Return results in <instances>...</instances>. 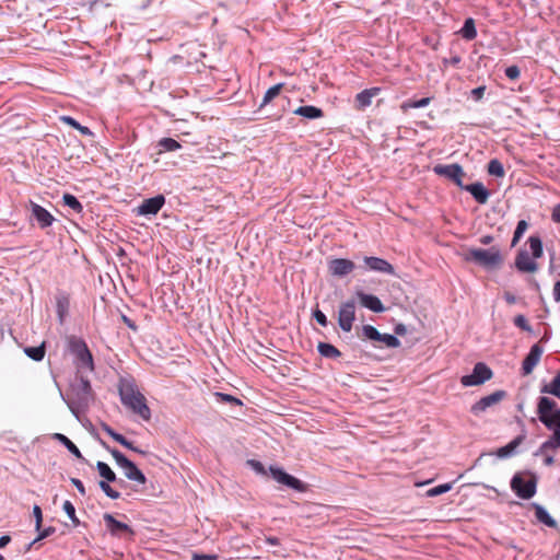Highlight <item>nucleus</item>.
I'll return each mask as SVG.
<instances>
[{"instance_id": "f03ea898", "label": "nucleus", "mask_w": 560, "mask_h": 560, "mask_svg": "<svg viewBox=\"0 0 560 560\" xmlns=\"http://www.w3.org/2000/svg\"><path fill=\"white\" fill-rule=\"evenodd\" d=\"M118 392L122 405L140 416L143 420L149 421L151 419V410L147 405V399L140 393L133 380L120 378Z\"/></svg>"}, {"instance_id": "f704fd0d", "label": "nucleus", "mask_w": 560, "mask_h": 560, "mask_svg": "<svg viewBox=\"0 0 560 560\" xmlns=\"http://www.w3.org/2000/svg\"><path fill=\"white\" fill-rule=\"evenodd\" d=\"M540 392L560 398V380L555 376L549 384H546L541 387Z\"/></svg>"}, {"instance_id": "13d9d810", "label": "nucleus", "mask_w": 560, "mask_h": 560, "mask_svg": "<svg viewBox=\"0 0 560 560\" xmlns=\"http://www.w3.org/2000/svg\"><path fill=\"white\" fill-rule=\"evenodd\" d=\"M11 541V537L9 535H3L0 537V548H4Z\"/></svg>"}, {"instance_id": "a878e982", "label": "nucleus", "mask_w": 560, "mask_h": 560, "mask_svg": "<svg viewBox=\"0 0 560 560\" xmlns=\"http://www.w3.org/2000/svg\"><path fill=\"white\" fill-rule=\"evenodd\" d=\"M460 35L463 36V38L467 39V40H472L476 38L477 36V31H476V26H475V21L474 19L471 18H468L465 23H464V26L462 27V30L459 31Z\"/></svg>"}, {"instance_id": "39448f33", "label": "nucleus", "mask_w": 560, "mask_h": 560, "mask_svg": "<svg viewBox=\"0 0 560 560\" xmlns=\"http://www.w3.org/2000/svg\"><path fill=\"white\" fill-rule=\"evenodd\" d=\"M467 259L487 268L499 266L502 262L500 249L495 246L489 249L471 248L468 252Z\"/></svg>"}, {"instance_id": "79ce46f5", "label": "nucleus", "mask_w": 560, "mask_h": 560, "mask_svg": "<svg viewBox=\"0 0 560 560\" xmlns=\"http://www.w3.org/2000/svg\"><path fill=\"white\" fill-rule=\"evenodd\" d=\"M100 488L104 491V493L110 498V499H119L120 498V493L118 491H116L115 489H113L108 481H100Z\"/></svg>"}, {"instance_id": "0e129e2a", "label": "nucleus", "mask_w": 560, "mask_h": 560, "mask_svg": "<svg viewBox=\"0 0 560 560\" xmlns=\"http://www.w3.org/2000/svg\"><path fill=\"white\" fill-rule=\"evenodd\" d=\"M113 439L121 445L126 444V438L119 433H116Z\"/></svg>"}, {"instance_id": "dca6fc26", "label": "nucleus", "mask_w": 560, "mask_h": 560, "mask_svg": "<svg viewBox=\"0 0 560 560\" xmlns=\"http://www.w3.org/2000/svg\"><path fill=\"white\" fill-rule=\"evenodd\" d=\"M30 207L32 210V215L36 219L38 225L42 229L48 228L52 224L55 219L52 214L49 211H47L44 207L37 205L32 200L30 201Z\"/></svg>"}, {"instance_id": "338daca9", "label": "nucleus", "mask_w": 560, "mask_h": 560, "mask_svg": "<svg viewBox=\"0 0 560 560\" xmlns=\"http://www.w3.org/2000/svg\"><path fill=\"white\" fill-rule=\"evenodd\" d=\"M544 462H545V465H547V466H551V465L553 464V462H555V460H553V457H552V456H546V458H545V460H544Z\"/></svg>"}, {"instance_id": "412c9836", "label": "nucleus", "mask_w": 560, "mask_h": 560, "mask_svg": "<svg viewBox=\"0 0 560 560\" xmlns=\"http://www.w3.org/2000/svg\"><path fill=\"white\" fill-rule=\"evenodd\" d=\"M357 295H358L362 306H364L375 313L384 312L385 307H384L382 301L377 296L372 295V294H366L361 291H359L357 293Z\"/></svg>"}, {"instance_id": "7c9ffc66", "label": "nucleus", "mask_w": 560, "mask_h": 560, "mask_svg": "<svg viewBox=\"0 0 560 560\" xmlns=\"http://www.w3.org/2000/svg\"><path fill=\"white\" fill-rule=\"evenodd\" d=\"M430 102H431L430 97H423V98H421L419 101L407 100V101L401 103L400 109L404 113H407L410 108L424 107V106L429 105Z\"/></svg>"}, {"instance_id": "0eeeda50", "label": "nucleus", "mask_w": 560, "mask_h": 560, "mask_svg": "<svg viewBox=\"0 0 560 560\" xmlns=\"http://www.w3.org/2000/svg\"><path fill=\"white\" fill-rule=\"evenodd\" d=\"M492 375L491 369L487 364L479 362L475 364L471 374L462 376L460 383L465 387L478 386L489 381Z\"/></svg>"}, {"instance_id": "de8ad7c7", "label": "nucleus", "mask_w": 560, "mask_h": 560, "mask_svg": "<svg viewBox=\"0 0 560 560\" xmlns=\"http://www.w3.org/2000/svg\"><path fill=\"white\" fill-rule=\"evenodd\" d=\"M33 515L35 517V528L36 530H40L43 523V513L39 505H34Z\"/></svg>"}, {"instance_id": "f8f14e48", "label": "nucleus", "mask_w": 560, "mask_h": 560, "mask_svg": "<svg viewBox=\"0 0 560 560\" xmlns=\"http://www.w3.org/2000/svg\"><path fill=\"white\" fill-rule=\"evenodd\" d=\"M270 472H271V476L279 483L285 485L289 488L294 489L296 491H304L305 490V486H304V483L301 480H299L298 478L287 474L282 469L271 467L270 468Z\"/></svg>"}, {"instance_id": "e433bc0d", "label": "nucleus", "mask_w": 560, "mask_h": 560, "mask_svg": "<svg viewBox=\"0 0 560 560\" xmlns=\"http://www.w3.org/2000/svg\"><path fill=\"white\" fill-rule=\"evenodd\" d=\"M63 203L80 213L83 210L81 202L71 194H65L62 197Z\"/></svg>"}, {"instance_id": "5fc2aeb1", "label": "nucleus", "mask_w": 560, "mask_h": 560, "mask_svg": "<svg viewBox=\"0 0 560 560\" xmlns=\"http://www.w3.org/2000/svg\"><path fill=\"white\" fill-rule=\"evenodd\" d=\"M71 482L82 495L85 494V488L80 479L71 478Z\"/></svg>"}, {"instance_id": "473e14b6", "label": "nucleus", "mask_w": 560, "mask_h": 560, "mask_svg": "<svg viewBox=\"0 0 560 560\" xmlns=\"http://www.w3.org/2000/svg\"><path fill=\"white\" fill-rule=\"evenodd\" d=\"M61 121H63L65 124H67L68 126L77 129L80 131L81 135L83 136H92V131L85 127V126H82L80 125L73 117L71 116H62L61 118Z\"/></svg>"}, {"instance_id": "6ab92c4d", "label": "nucleus", "mask_w": 560, "mask_h": 560, "mask_svg": "<svg viewBox=\"0 0 560 560\" xmlns=\"http://www.w3.org/2000/svg\"><path fill=\"white\" fill-rule=\"evenodd\" d=\"M380 92L381 89L375 86L371 89H365L358 93L354 98L355 108L362 110L365 107L370 106L372 104V98L377 96Z\"/></svg>"}, {"instance_id": "5701e85b", "label": "nucleus", "mask_w": 560, "mask_h": 560, "mask_svg": "<svg viewBox=\"0 0 560 560\" xmlns=\"http://www.w3.org/2000/svg\"><path fill=\"white\" fill-rule=\"evenodd\" d=\"M293 114L304 117L306 119H318L324 116V112L320 108L313 105L300 106L293 110Z\"/></svg>"}, {"instance_id": "a19ab883", "label": "nucleus", "mask_w": 560, "mask_h": 560, "mask_svg": "<svg viewBox=\"0 0 560 560\" xmlns=\"http://www.w3.org/2000/svg\"><path fill=\"white\" fill-rule=\"evenodd\" d=\"M362 330H363L364 337H366L368 339H371L374 341H378L381 339L382 334L374 326L365 325V326H363Z\"/></svg>"}, {"instance_id": "6e6552de", "label": "nucleus", "mask_w": 560, "mask_h": 560, "mask_svg": "<svg viewBox=\"0 0 560 560\" xmlns=\"http://www.w3.org/2000/svg\"><path fill=\"white\" fill-rule=\"evenodd\" d=\"M511 488L518 498L528 500L536 493V479L534 477L524 479L517 474L511 480Z\"/></svg>"}, {"instance_id": "58836bf2", "label": "nucleus", "mask_w": 560, "mask_h": 560, "mask_svg": "<svg viewBox=\"0 0 560 560\" xmlns=\"http://www.w3.org/2000/svg\"><path fill=\"white\" fill-rule=\"evenodd\" d=\"M528 229V223L525 221V220H521L518 221L517 223V226L514 231V235H513V240H512V246H515L518 241L521 240V237L523 236V234L526 232V230Z\"/></svg>"}, {"instance_id": "72a5a7b5", "label": "nucleus", "mask_w": 560, "mask_h": 560, "mask_svg": "<svg viewBox=\"0 0 560 560\" xmlns=\"http://www.w3.org/2000/svg\"><path fill=\"white\" fill-rule=\"evenodd\" d=\"M529 247L534 258H540L542 256V242L539 236H530L528 238Z\"/></svg>"}, {"instance_id": "c756f323", "label": "nucleus", "mask_w": 560, "mask_h": 560, "mask_svg": "<svg viewBox=\"0 0 560 560\" xmlns=\"http://www.w3.org/2000/svg\"><path fill=\"white\" fill-rule=\"evenodd\" d=\"M282 89H283V83H278V84H275L273 86L269 88L264 95L260 107L266 106L273 98H276L281 93Z\"/></svg>"}, {"instance_id": "c85d7f7f", "label": "nucleus", "mask_w": 560, "mask_h": 560, "mask_svg": "<svg viewBox=\"0 0 560 560\" xmlns=\"http://www.w3.org/2000/svg\"><path fill=\"white\" fill-rule=\"evenodd\" d=\"M25 354L34 361H42L45 357V342L38 347H27L24 349Z\"/></svg>"}, {"instance_id": "9d476101", "label": "nucleus", "mask_w": 560, "mask_h": 560, "mask_svg": "<svg viewBox=\"0 0 560 560\" xmlns=\"http://www.w3.org/2000/svg\"><path fill=\"white\" fill-rule=\"evenodd\" d=\"M355 319V303L353 300L342 303L338 312V324L340 328L349 332Z\"/></svg>"}, {"instance_id": "b1692460", "label": "nucleus", "mask_w": 560, "mask_h": 560, "mask_svg": "<svg viewBox=\"0 0 560 560\" xmlns=\"http://www.w3.org/2000/svg\"><path fill=\"white\" fill-rule=\"evenodd\" d=\"M54 439L60 442L72 455L79 459H83V456L77 445L61 433H55Z\"/></svg>"}, {"instance_id": "3c124183", "label": "nucleus", "mask_w": 560, "mask_h": 560, "mask_svg": "<svg viewBox=\"0 0 560 560\" xmlns=\"http://www.w3.org/2000/svg\"><path fill=\"white\" fill-rule=\"evenodd\" d=\"M314 318L322 326H326L327 323H328L326 315L320 310H315L314 311Z\"/></svg>"}, {"instance_id": "bf43d9fd", "label": "nucleus", "mask_w": 560, "mask_h": 560, "mask_svg": "<svg viewBox=\"0 0 560 560\" xmlns=\"http://www.w3.org/2000/svg\"><path fill=\"white\" fill-rule=\"evenodd\" d=\"M479 241H480V243L482 245H488V244H490L493 241V236H491V235H483V236L480 237Z\"/></svg>"}, {"instance_id": "4468645a", "label": "nucleus", "mask_w": 560, "mask_h": 560, "mask_svg": "<svg viewBox=\"0 0 560 560\" xmlns=\"http://www.w3.org/2000/svg\"><path fill=\"white\" fill-rule=\"evenodd\" d=\"M542 352L544 350L538 343L532 346L529 353L525 357L522 364L523 375H529L533 372L539 363Z\"/></svg>"}, {"instance_id": "c03bdc74", "label": "nucleus", "mask_w": 560, "mask_h": 560, "mask_svg": "<svg viewBox=\"0 0 560 560\" xmlns=\"http://www.w3.org/2000/svg\"><path fill=\"white\" fill-rule=\"evenodd\" d=\"M38 532H39L38 536H37V537H36V538L31 542V544H28V545H27V547H26V551H30V550H31V548H32V547H33L37 541H39V540H42V539H44V538H47L48 536H50L51 534H54V533H55V528H54V527H47V528H45V529H43V530H38Z\"/></svg>"}, {"instance_id": "4be33fe9", "label": "nucleus", "mask_w": 560, "mask_h": 560, "mask_svg": "<svg viewBox=\"0 0 560 560\" xmlns=\"http://www.w3.org/2000/svg\"><path fill=\"white\" fill-rule=\"evenodd\" d=\"M104 521L107 529L112 535L118 536L125 532H130V528L127 524L117 521L112 514H104Z\"/></svg>"}, {"instance_id": "7ed1b4c3", "label": "nucleus", "mask_w": 560, "mask_h": 560, "mask_svg": "<svg viewBox=\"0 0 560 560\" xmlns=\"http://www.w3.org/2000/svg\"><path fill=\"white\" fill-rule=\"evenodd\" d=\"M67 396L68 406L72 411H74L75 408L88 407L93 400V390L90 381L83 376H77L71 383Z\"/></svg>"}, {"instance_id": "f257e3e1", "label": "nucleus", "mask_w": 560, "mask_h": 560, "mask_svg": "<svg viewBox=\"0 0 560 560\" xmlns=\"http://www.w3.org/2000/svg\"><path fill=\"white\" fill-rule=\"evenodd\" d=\"M537 415L540 422L552 431L539 451L546 453L560 448V409L557 408V402L548 397H540L537 404Z\"/></svg>"}, {"instance_id": "a18cd8bd", "label": "nucleus", "mask_w": 560, "mask_h": 560, "mask_svg": "<svg viewBox=\"0 0 560 560\" xmlns=\"http://www.w3.org/2000/svg\"><path fill=\"white\" fill-rule=\"evenodd\" d=\"M514 325L518 328H521L522 330H525V331H532V327L530 325L528 324V320L526 319V317L522 314L520 315H516L514 317Z\"/></svg>"}, {"instance_id": "2f4dec72", "label": "nucleus", "mask_w": 560, "mask_h": 560, "mask_svg": "<svg viewBox=\"0 0 560 560\" xmlns=\"http://www.w3.org/2000/svg\"><path fill=\"white\" fill-rule=\"evenodd\" d=\"M159 147L161 148L159 153L176 151L182 148L180 143L173 138H162L159 141Z\"/></svg>"}, {"instance_id": "393cba45", "label": "nucleus", "mask_w": 560, "mask_h": 560, "mask_svg": "<svg viewBox=\"0 0 560 560\" xmlns=\"http://www.w3.org/2000/svg\"><path fill=\"white\" fill-rule=\"evenodd\" d=\"M535 516L536 518L547 525L548 527H556V521L550 516V514L539 504H534Z\"/></svg>"}, {"instance_id": "ea45409f", "label": "nucleus", "mask_w": 560, "mask_h": 560, "mask_svg": "<svg viewBox=\"0 0 560 560\" xmlns=\"http://www.w3.org/2000/svg\"><path fill=\"white\" fill-rule=\"evenodd\" d=\"M378 342L384 343L387 348H398L400 346L398 338L389 334H382Z\"/></svg>"}, {"instance_id": "603ef678", "label": "nucleus", "mask_w": 560, "mask_h": 560, "mask_svg": "<svg viewBox=\"0 0 560 560\" xmlns=\"http://www.w3.org/2000/svg\"><path fill=\"white\" fill-rule=\"evenodd\" d=\"M486 86H478L471 90V96L475 101H480L483 97Z\"/></svg>"}, {"instance_id": "69168bd1", "label": "nucleus", "mask_w": 560, "mask_h": 560, "mask_svg": "<svg viewBox=\"0 0 560 560\" xmlns=\"http://www.w3.org/2000/svg\"><path fill=\"white\" fill-rule=\"evenodd\" d=\"M267 542L273 546L279 545V539L277 537H269L267 538Z\"/></svg>"}, {"instance_id": "864d4df0", "label": "nucleus", "mask_w": 560, "mask_h": 560, "mask_svg": "<svg viewBox=\"0 0 560 560\" xmlns=\"http://www.w3.org/2000/svg\"><path fill=\"white\" fill-rule=\"evenodd\" d=\"M551 219L553 222L560 224V203L553 207L551 212Z\"/></svg>"}, {"instance_id": "8fccbe9b", "label": "nucleus", "mask_w": 560, "mask_h": 560, "mask_svg": "<svg viewBox=\"0 0 560 560\" xmlns=\"http://www.w3.org/2000/svg\"><path fill=\"white\" fill-rule=\"evenodd\" d=\"M505 75L510 80H517L521 75L520 68L517 66H510L505 69Z\"/></svg>"}, {"instance_id": "774afa93", "label": "nucleus", "mask_w": 560, "mask_h": 560, "mask_svg": "<svg viewBox=\"0 0 560 560\" xmlns=\"http://www.w3.org/2000/svg\"><path fill=\"white\" fill-rule=\"evenodd\" d=\"M459 61H460V58H459V57H454V58H452V63H453V65H457Z\"/></svg>"}, {"instance_id": "423d86ee", "label": "nucleus", "mask_w": 560, "mask_h": 560, "mask_svg": "<svg viewBox=\"0 0 560 560\" xmlns=\"http://www.w3.org/2000/svg\"><path fill=\"white\" fill-rule=\"evenodd\" d=\"M112 456L116 460L117 465L124 470V474L127 479L131 481H137L140 485H144L147 482V478L143 472L129 460L122 453L118 450H109Z\"/></svg>"}, {"instance_id": "4d7b16f0", "label": "nucleus", "mask_w": 560, "mask_h": 560, "mask_svg": "<svg viewBox=\"0 0 560 560\" xmlns=\"http://www.w3.org/2000/svg\"><path fill=\"white\" fill-rule=\"evenodd\" d=\"M552 293L555 301L560 302V281L555 283Z\"/></svg>"}, {"instance_id": "aec40b11", "label": "nucleus", "mask_w": 560, "mask_h": 560, "mask_svg": "<svg viewBox=\"0 0 560 560\" xmlns=\"http://www.w3.org/2000/svg\"><path fill=\"white\" fill-rule=\"evenodd\" d=\"M462 189L470 192L475 200L480 205L487 203L489 199V191L480 182L470 185H464Z\"/></svg>"}, {"instance_id": "2eb2a0df", "label": "nucleus", "mask_w": 560, "mask_h": 560, "mask_svg": "<svg viewBox=\"0 0 560 560\" xmlns=\"http://www.w3.org/2000/svg\"><path fill=\"white\" fill-rule=\"evenodd\" d=\"M165 203V198L163 195H158L155 197L144 199L142 203L138 207V214L149 215L156 214L161 208Z\"/></svg>"}, {"instance_id": "a211bd4d", "label": "nucleus", "mask_w": 560, "mask_h": 560, "mask_svg": "<svg viewBox=\"0 0 560 560\" xmlns=\"http://www.w3.org/2000/svg\"><path fill=\"white\" fill-rule=\"evenodd\" d=\"M515 267L522 272H536L538 269L537 262L529 257L528 253L521 250L515 258Z\"/></svg>"}, {"instance_id": "cd10ccee", "label": "nucleus", "mask_w": 560, "mask_h": 560, "mask_svg": "<svg viewBox=\"0 0 560 560\" xmlns=\"http://www.w3.org/2000/svg\"><path fill=\"white\" fill-rule=\"evenodd\" d=\"M96 468L103 481L114 482L116 481V474L112 470V468L104 462H97Z\"/></svg>"}, {"instance_id": "e2e57ef3", "label": "nucleus", "mask_w": 560, "mask_h": 560, "mask_svg": "<svg viewBox=\"0 0 560 560\" xmlns=\"http://www.w3.org/2000/svg\"><path fill=\"white\" fill-rule=\"evenodd\" d=\"M103 430L110 436V438H114V435H116L117 432H115L109 425L107 424H104L103 425Z\"/></svg>"}, {"instance_id": "bb28decb", "label": "nucleus", "mask_w": 560, "mask_h": 560, "mask_svg": "<svg viewBox=\"0 0 560 560\" xmlns=\"http://www.w3.org/2000/svg\"><path fill=\"white\" fill-rule=\"evenodd\" d=\"M317 350L325 358L336 359L341 355V352L335 346L326 342H319Z\"/></svg>"}, {"instance_id": "20e7f679", "label": "nucleus", "mask_w": 560, "mask_h": 560, "mask_svg": "<svg viewBox=\"0 0 560 560\" xmlns=\"http://www.w3.org/2000/svg\"><path fill=\"white\" fill-rule=\"evenodd\" d=\"M68 348L83 366L91 372L95 370L93 355L83 339L77 336H70L68 338Z\"/></svg>"}, {"instance_id": "680f3d73", "label": "nucleus", "mask_w": 560, "mask_h": 560, "mask_svg": "<svg viewBox=\"0 0 560 560\" xmlns=\"http://www.w3.org/2000/svg\"><path fill=\"white\" fill-rule=\"evenodd\" d=\"M504 299L509 304H514L516 302V298L509 292L505 293Z\"/></svg>"}, {"instance_id": "6e6d98bb", "label": "nucleus", "mask_w": 560, "mask_h": 560, "mask_svg": "<svg viewBox=\"0 0 560 560\" xmlns=\"http://www.w3.org/2000/svg\"><path fill=\"white\" fill-rule=\"evenodd\" d=\"M192 560H217V556H212V555H194Z\"/></svg>"}, {"instance_id": "09e8293b", "label": "nucleus", "mask_w": 560, "mask_h": 560, "mask_svg": "<svg viewBox=\"0 0 560 560\" xmlns=\"http://www.w3.org/2000/svg\"><path fill=\"white\" fill-rule=\"evenodd\" d=\"M215 396L219 397L221 401L230 402L233 405H242V401L232 395L223 394V393H215Z\"/></svg>"}, {"instance_id": "1a4fd4ad", "label": "nucleus", "mask_w": 560, "mask_h": 560, "mask_svg": "<svg viewBox=\"0 0 560 560\" xmlns=\"http://www.w3.org/2000/svg\"><path fill=\"white\" fill-rule=\"evenodd\" d=\"M433 172L439 176H443L451 179L458 187H464L463 178L466 176V174L459 164H438L433 167Z\"/></svg>"}, {"instance_id": "9b49d317", "label": "nucleus", "mask_w": 560, "mask_h": 560, "mask_svg": "<svg viewBox=\"0 0 560 560\" xmlns=\"http://www.w3.org/2000/svg\"><path fill=\"white\" fill-rule=\"evenodd\" d=\"M505 396V392L497 390L488 396L482 397L471 406V412L476 416L486 411L489 407L500 402Z\"/></svg>"}, {"instance_id": "052dcab7", "label": "nucleus", "mask_w": 560, "mask_h": 560, "mask_svg": "<svg viewBox=\"0 0 560 560\" xmlns=\"http://www.w3.org/2000/svg\"><path fill=\"white\" fill-rule=\"evenodd\" d=\"M122 446L129 448V450H132L135 452H138L140 454H143L144 452L138 450L137 447L133 446V444L131 442H129L127 439H126V444H122Z\"/></svg>"}, {"instance_id": "f3484780", "label": "nucleus", "mask_w": 560, "mask_h": 560, "mask_svg": "<svg viewBox=\"0 0 560 560\" xmlns=\"http://www.w3.org/2000/svg\"><path fill=\"white\" fill-rule=\"evenodd\" d=\"M364 262L370 270L388 275H395V269L387 260L378 257H364Z\"/></svg>"}, {"instance_id": "4c0bfd02", "label": "nucleus", "mask_w": 560, "mask_h": 560, "mask_svg": "<svg viewBox=\"0 0 560 560\" xmlns=\"http://www.w3.org/2000/svg\"><path fill=\"white\" fill-rule=\"evenodd\" d=\"M488 173L497 177H503L504 168L502 163L498 160H491L488 164Z\"/></svg>"}, {"instance_id": "37998d69", "label": "nucleus", "mask_w": 560, "mask_h": 560, "mask_svg": "<svg viewBox=\"0 0 560 560\" xmlns=\"http://www.w3.org/2000/svg\"><path fill=\"white\" fill-rule=\"evenodd\" d=\"M63 511L69 516V518L72 521V523L77 526L79 525V520L75 516V509L74 505L70 501L63 502Z\"/></svg>"}, {"instance_id": "ddd939ff", "label": "nucleus", "mask_w": 560, "mask_h": 560, "mask_svg": "<svg viewBox=\"0 0 560 560\" xmlns=\"http://www.w3.org/2000/svg\"><path fill=\"white\" fill-rule=\"evenodd\" d=\"M354 268V262L346 258H336L330 260L328 264L329 272L336 277H345L351 273Z\"/></svg>"}, {"instance_id": "49530a36", "label": "nucleus", "mask_w": 560, "mask_h": 560, "mask_svg": "<svg viewBox=\"0 0 560 560\" xmlns=\"http://www.w3.org/2000/svg\"><path fill=\"white\" fill-rule=\"evenodd\" d=\"M451 489H452V485L451 483L439 485V486L430 489L428 491V495H430V497L440 495L442 493H445V492L450 491Z\"/></svg>"}, {"instance_id": "c9c22d12", "label": "nucleus", "mask_w": 560, "mask_h": 560, "mask_svg": "<svg viewBox=\"0 0 560 560\" xmlns=\"http://www.w3.org/2000/svg\"><path fill=\"white\" fill-rule=\"evenodd\" d=\"M522 441H523V436L520 435V436L515 438L508 445L501 447L498 451V455L500 457H504V456L510 455L522 443Z\"/></svg>"}]
</instances>
